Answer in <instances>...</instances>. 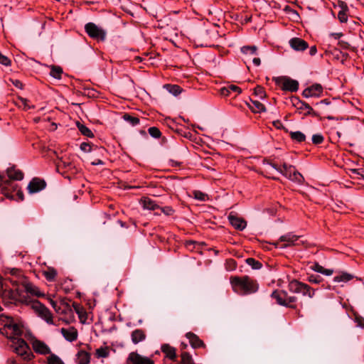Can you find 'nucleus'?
Masks as SVG:
<instances>
[{
	"label": "nucleus",
	"mask_w": 364,
	"mask_h": 364,
	"mask_svg": "<svg viewBox=\"0 0 364 364\" xmlns=\"http://www.w3.org/2000/svg\"><path fill=\"white\" fill-rule=\"evenodd\" d=\"M230 283L234 291H238L240 294H250L255 293L258 290L257 282L247 276L231 277Z\"/></svg>",
	"instance_id": "nucleus-1"
},
{
	"label": "nucleus",
	"mask_w": 364,
	"mask_h": 364,
	"mask_svg": "<svg viewBox=\"0 0 364 364\" xmlns=\"http://www.w3.org/2000/svg\"><path fill=\"white\" fill-rule=\"evenodd\" d=\"M11 347L15 353L25 360H31L34 357L26 341L19 337H11Z\"/></svg>",
	"instance_id": "nucleus-2"
},
{
	"label": "nucleus",
	"mask_w": 364,
	"mask_h": 364,
	"mask_svg": "<svg viewBox=\"0 0 364 364\" xmlns=\"http://www.w3.org/2000/svg\"><path fill=\"white\" fill-rule=\"evenodd\" d=\"M269 166L292 181L302 183L304 181L303 176L291 165L284 163L282 168L273 164H270Z\"/></svg>",
	"instance_id": "nucleus-3"
},
{
	"label": "nucleus",
	"mask_w": 364,
	"mask_h": 364,
	"mask_svg": "<svg viewBox=\"0 0 364 364\" xmlns=\"http://www.w3.org/2000/svg\"><path fill=\"white\" fill-rule=\"evenodd\" d=\"M289 290L295 294H301L304 296L313 298L315 295V289L308 284L301 282L296 279H293L289 283Z\"/></svg>",
	"instance_id": "nucleus-4"
},
{
	"label": "nucleus",
	"mask_w": 364,
	"mask_h": 364,
	"mask_svg": "<svg viewBox=\"0 0 364 364\" xmlns=\"http://www.w3.org/2000/svg\"><path fill=\"white\" fill-rule=\"evenodd\" d=\"M271 297L275 299L279 305L290 308H294V304L297 301L296 296H289L287 292L280 290L274 291L271 294Z\"/></svg>",
	"instance_id": "nucleus-5"
},
{
	"label": "nucleus",
	"mask_w": 364,
	"mask_h": 364,
	"mask_svg": "<svg viewBox=\"0 0 364 364\" xmlns=\"http://www.w3.org/2000/svg\"><path fill=\"white\" fill-rule=\"evenodd\" d=\"M304 244V241L301 240L299 236L289 232L281 236L279 240L274 243V245L277 247L283 249L290 246H297Z\"/></svg>",
	"instance_id": "nucleus-6"
},
{
	"label": "nucleus",
	"mask_w": 364,
	"mask_h": 364,
	"mask_svg": "<svg viewBox=\"0 0 364 364\" xmlns=\"http://www.w3.org/2000/svg\"><path fill=\"white\" fill-rule=\"evenodd\" d=\"M31 307L42 319L45 320L48 324H53V315L50 311L38 300H34L31 303Z\"/></svg>",
	"instance_id": "nucleus-7"
},
{
	"label": "nucleus",
	"mask_w": 364,
	"mask_h": 364,
	"mask_svg": "<svg viewBox=\"0 0 364 364\" xmlns=\"http://www.w3.org/2000/svg\"><path fill=\"white\" fill-rule=\"evenodd\" d=\"M241 52L243 54V60L245 63L252 62V63L256 66H259L260 65L261 60L258 57L257 46H243L241 48Z\"/></svg>",
	"instance_id": "nucleus-8"
},
{
	"label": "nucleus",
	"mask_w": 364,
	"mask_h": 364,
	"mask_svg": "<svg viewBox=\"0 0 364 364\" xmlns=\"http://www.w3.org/2000/svg\"><path fill=\"white\" fill-rule=\"evenodd\" d=\"M277 85L282 87L283 90L289 92H296L299 89V82L296 80L291 79L287 76H281L274 78Z\"/></svg>",
	"instance_id": "nucleus-9"
},
{
	"label": "nucleus",
	"mask_w": 364,
	"mask_h": 364,
	"mask_svg": "<svg viewBox=\"0 0 364 364\" xmlns=\"http://www.w3.org/2000/svg\"><path fill=\"white\" fill-rule=\"evenodd\" d=\"M85 31L92 38L105 40L106 33L94 23H88L85 26Z\"/></svg>",
	"instance_id": "nucleus-10"
},
{
	"label": "nucleus",
	"mask_w": 364,
	"mask_h": 364,
	"mask_svg": "<svg viewBox=\"0 0 364 364\" xmlns=\"http://www.w3.org/2000/svg\"><path fill=\"white\" fill-rule=\"evenodd\" d=\"M46 187V183L44 180L38 178H33L28 184L27 190L29 194L37 193Z\"/></svg>",
	"instance_id": "nucleus-11"
},
{
	"label": "nucleus",
	"mask_w": 364,
	"mask_h": 364,
	"mask_svg": "<svg viewBox=\"0 0 364 364\" xmlns=\"http://www.w3.org/2000/svg\"><path fill=\"white\" fill-rule=\"evenodd\" d=\"M127 362L131 364H154L153 360L149 357L143 356L137 352H132L129 354Z\"/></svg>",
	"instance_id": "nucleus-12"
},
{
	"label": "nucleus",
	"mask_w": 364,
	"mask_h": 364,
	"mask_svg": "<svg viewBox=\"0 0 364 364\" xmlns=\"http://www.w3.org/2000/svg\"><path fill=\"white\" fill-rule=\"evenodd\" d=\"M323 92V87L319 84H314L307 88H306L303 92L302 95L306 98L309 97H318L321 95Z\"/></svg>",
	"instance_id": "nucleus-13"
},
{
	"label": "nucleus",
	"mask_w": 364,
	"mask_h": 364,
	"mask_svg": "<svg viewBox=\"0 0 364 364\" xmlns=\"http://www.w3.org/2000/svg\"><path fill=\"white\" fill-rule=\"evenodd\" d=\"M228 218L230 223L237 230H242L247 226L246 221L244 219L239 218L237 214L233 212H231L229 214Z\"/></svg>",
	"instance_id": "nucleus-14"
},
{
	"label": "nucleus",
	"mask_w": 364,
	"mask_h": 364,
	"mask_svg": "<svg viewBox=\"0 0 364 364\" xmlns=\"http://www.w3.org/2000/svg\"><path fill=\"white\" fill-rule=\"evenodd\" d=\"M290 47L295 51H304L309 47L307 42L300 38H292L289 41Z\"/></svg>",
	"instance_id": "nucleus-15"
},
{
	"label": "nucleus",
	"mask_w": 364,
	"mask_h": 364,
	"mask_svg": "<svg viewBox=\"0 0 364 364\" xmlns=\"http://www.w3.org/2000/svg\"><path fill=\"white\" fill-rule=\"evenodd\" d=\"M293 105L299 110L300 112L305 111L304 115H309L314 114V112L312 107L307 103L301 101L298 98H294L292 100Z\"/></svg>",
	"instance_id": "nucleus-16"
},
{
	"label": "nucleus",
	"mask_w": 364,
	"mask_h": 364,
	"mask_svg": "<svg viewBox=\"0 0 364 364\" xmlns=\"http://www.w3.org/2000/svg\"><path fill=\"white\" fill-rule=\"evenodd\" d=\"M32 347L34 351L41 355H47L50 353V349L44 342L35 339L32 342Z\"/></svg>",
	"instance_id": "nucleus-17"
},
{
	"label": "nucleus",
	"mask_w": 364,
	"mask_h": 364,
	"mask_svg": "<svg viewBox=\"0 0 364 364\" xmlns=\"http://www.w3.org/2000/svg\"><path fill=\"white\" fill-rule=\"evenodd\" d=\"M60 332L63 337L69 342H73L77 338V331L73 326H70L67 328H62Z\"/></svg>",
	"instance_id": "nucleus-18"
},
{
	"label": "nucleus",
	"mask_w": 364,
	"mask_h": 364,
	"mask_svg": "<svg viewBox=\"0 0 364 364\" xmlns=\"http://www.w3.org/2000/svg\"><path fill=\"white\" fill-rule=\"evenodd\" d=\"M144 210L156 211V214L159 215L160 213H164L166 215H171L173 213V210L171 206H143Z\"/></svg>",
	"instance_id": "nucleus-19"
},
{
	"label": "nucleus",
	"mask_w": 364,
	"mask_h": 364,
	"mask_svg": "<svg viewBox=\"0 0 364 364\" xmlns=\"http://www.w3.org/2000/svg\"><path fill=\"white\" fill-rule=\"evenodd\" d=\"M186 336L188 339L191 346L194 348H200L204 345L203 342L193 333L188 332L186 333Z\"/></svg>",
	"instance_id": "nucleus-20"
},
{
	"label": "nucleus",
	"mask_w": 364,
	"mask_h": 364,
	"mask_svg": "<svg viewBox=\"0 0 364 364\" xmlns=\"http://www.w3.org/2000/svg\"><path fill=\"white\" fill-rule=\"evenodd\" d=\"M132 341L134 344H138L139 342H141L146 339V333L144 331L141 329H136L132 331L131 334Z\"/></svg>",
	"instance_id": "nucleus-21"
},
{
	"label": "nucleus",
	"mask_w": 364,
	"mask_h": 364,
	"mask_svg": "<svg viewBox=\"0 0 364 364\" xmlns=\"http://www.w3.org/2000/svg\"><path fill=\"white\" fill-rule=\"evenodd\" d=\"M24 288L26 292L31 294V295L36 296L37 297H40L43 296L44 294L41 293L39 288L31 283L26 282L24 284Z\"/></svg>",
	"instance_id": "nucleus-22"
},
{
	"label": "nucleus",
	"mask_w": 364,
	"mask_h": 364,
	"mask_svg": "<svg viewBox=\"0 0 364 364\" xmlns=\"http://www.w3.org/2000/svg\"><path fill=\"white\" fill-rule=\"evenodd\" d=\"M90 362V354L85 350H80L77 354V364H89Z\"/></svg>",
	"instance_id": "nucleus-23"
},
{
	"label": "nucleus",
	"mask_w": 364,
	"mask_h": 364,
	"mask_svg": "<svg viewBox=\"0 0 364 364\" xmlns=\"http://www.w3.org/2000/svg\"><path fill=\"white\" fill-rule=\"evenodd\" d=\"M7 176L10 179L21 181L23 178V174L20 170L15 168H8L6 171Z\"/></svg>",
	"instance_id": "nucleus-24"
},
{
	"label": "nucleus",
	"mask_w": 364,
	"mask_h": 364,
	"mask_svg": "<svg viewBox=\"0 0 364 364\" xmlns=\"http://www.w3.org/2000/svg\"><path fill=\"white\" fill-rule=\"evenodd\" d=\"M58 272L53 267H48L43 271V275L48 282H53L55 280Z\"/></svg>",
	"instance_id": "nucleus-25"
},
{
	"label": "nucleus",
	"mask_w": 364,
	"mask_h": 364,
	"mask_svg": "<svg viewBox=\"0 0 364 364\" xmlns=\"http://www.w3.org/2000/svg\"><path fill=\"white\" fill-rule=\"evenodd\" d=\"M161 350L166 354V356L171 360H174L176 357L175 348L168 345H164L161 347Z\"/></svg>",
	"instance_id": "nucleus-26"
},
{
	"label": "nucleus",
	"mask_w": 364,
	"mask_h": 364,
	"mask_svg": "<svg viewBox=\"0 0 364 364\" xmlns=\"http://www.w3.org/2000/svg\"><path fill=\"white\" fill-rule=\"evenodd\" d=\"M249 107L254 112H265L266 110L264 105L258 100H251V104L249 105Z\"/></svg>",
	"instance_id": "nucleus-27"
},
{
	"label": "nucleus",
	"mask_w": 364,
	"mask_h": 364,
	"mask_svg": "<svg viewBox=\"0 0 364 364\" xmlns=\"http://www.w3.org/2000/svg\"><path fill=\"white\" fill-rule=\"evenodd\" d=\"M353 278V276L347 272H342L341 274L336 276L333 278L335 282H348Z\"/></svg>",
	"instance_id": "nucleus-28"
},
{
	"label": "nucleus",
	"mask_w": 364,
	"mask_h": 364,
	"mask_svg": "<svg viewBox=\"0 0 364 364\" xmlns=\"http://www.w3.org/2000/svg\"><path fill=\"white\" fill-rule=\"evenodd\" d=\"M49 68H50V75L55 79L60 80L63 73V69L60 66L56 65H50Z\"/></svg>",
	"instance_id": "nucleus-29"
},
{
	"label": "nucleus",
	"mask_w": 364,
	"mask_h": 364,
	"mask_svg": "<svg viewBox=\"0 0 364 364\" xmlns=\"http://www.w3.org/2000/svg\"><path fill=\"white\" fill-rule=\"evenodd\" d=\"M73 306L75 311V312L77 314L79 318L82 322H84V321L86 319V312L84 310L83 307L80 306L79 304L76 303L73 304Z\"/></svg>",
	"instance_id": "nucleus-30"
},
{
	"label": "nucleus",
	"mask_w": 364,
	"mask_h": 364,
	"mask_svg": "<svg viewBox=\"0 0 364 364\" xmlns=\"http://www.w3.org/2000/svg\"><path fill=\"white\" fill-rule=\"evenodd\" d=\"M9 330L11 331V336H9L10 339H11V336H14V337L20 336L23 332L22 329L20 328V326L15 323H14V324L11 326V327L9 328Z\"/></svg>",
	"instance_id": "nucleus-31"
},
{
	"label": "nucleus",
	"mask_w": 364,
	"mask_h": 364,
	"mask_svg": "<svg viewBox=\"0 0 364 364\" xmlns=\"http://www.w3.org/2000/svg\"><path fill=\"white\" fill-rule=\"evenodd\" d=\"M290 136L293 140H294L297 142H302V141H305V139H306V136H305L304 134H303L302 132H301L299 131L290 132Z\"/></svg>",
	"instance_id": "nucleus-32"
},
{
	"label": "nucleus",
	"mask_w": 364,
	"mask_h": 364,
	"mask_svg": "<svg viewBox=\"0 0 364 364\" xmlns=\"http://www.w3.org/2000/svg\"><path fill=\"white\" fill-rule=\"evenodd\" d=\"M77 125L78 129L82 133V134H83L84 136H88V137H93V136H94L93 133L88 127H87L84 124H82L79 122L77 124Z\"/></svg>",
	"instance_id": "nucleus-33"
},
{
	"label": "nucleus",
	"mask_w": 364,
	"mask_h": 364,
	"mask_svg": "<svg viewBox=\"0 0 364 364\" xmlns=\"http://www.w3.org/2000/svg\"><path fill=\"white\" fill-rule=\"evenodd\" d=\"M1 320L4 324V326L5 328H7L8 330L11 327V325L14 324V320L11 317L7 316H1Z\"/></svg>",
	"instance_id": "nucleus-34"
},
{
	"label": "nucleus",
	"mask_w": 364,
	"mask_h": 364,
	"mask_svg": "<svg viewBox=\"0 0 364 364\" xmlns=\"http://www.w3.org/2000/svg\"><path fill=\"white\" fill-rule=\"evenodd\" d=\"M48 364H64L63 360L56 355L50 354L47 358Z\"/></svg>",
	"instance_id": "nucleus-35"
},
{
	"label": "nucleus",
	"mask_w": 364,
	"mask_h": 364,
	"mask_svg": "<svg viewBox=\"0 0 364 364\" xmlns=\"http://www.w3.org/2000/svg\"><path fill=\"white\" fill-rule=\"evenodd\" d=\"M123 119L129 122L132 126H136L139 123V119L135 117H132L128 114H125L123 116Z\"/></svg>",
	"instance_id": "nucleus-36"
},
{
	"label": "nucleus",
	"mask_w": 364,
	"mask_h": 364,
	"mask_svg": "<svg viewBox=\"0 0 364 364\" xmlns=\"http://www.w3.org/2000/svg\"><path fill=\"white\" fill-rule=\"evenodd\" d=\"M246 262L253 269H259L262 267V264L259 261L255 260L254 258H247L246 259Z\"/></svg>",
	"instance_id": "nucleus-37"
},
{
	"label": "nucleus",
	"mask_w": 364,
	"mask_h": 364,
	"mask_svg": "<svg viewBox=\"0 0 364 364\" xmlns=\"http://www.w3.org/2000/svg\"><path fill=\"white\" fill-rule=\"evenodd\" d=\"M193 198L199 201H206L208 200V196L199 191H193Z\"/></svg>",
	"instance_id": "nucleus-38"
},
{
	"label": "nucleus",
	"mask_w": 364,
	"mask_h": 364,
	"mask_svg": "<svg viewBox=\"0 0 364 364\" xmlns=\"http://www.w3.org/2000/svg\"><path fill=\"white\" fill-rule=\"evenodd\" d=\"M95 354L97 358H106L109 355V351L107 348H100L96 350Z\"/></svg>",
	"instance_id": "nucleus-39"
},
{
	"label": "nucleus",
	"mask_w": 364,
	"mask_h": 364,
	"mask_svg": "<svg viewBox=\"0 0 364 364\" xmlns=\"http://www.w3.org/2000/svg\"><path fill=\"white\" fill-rule=\"evenodd\" d=\"M149 134L154 138L158 139L161 136V132L160 130L155 127H150L148 130Z\"/></svg>",
	"instance_id": "nucleus-40"
},
{
	"label": "nucleus",
	"mask_w": 364,
	"mask_h": 364,
	"mask_svg": "<svg viewBox=\"0 0 364 364\" xmlns=\"http://www.w3.org/2000/svg\"><path fill=\"white\" fill-rule=\"evenodd\" d=\"M181 362L183 364H193L191 356L188 353L181 354Z\"/></svg>",
	"instance_id": "nucleus-41"
},
{
	"label": "nucleus",
	"mask_w": 364,
	"mask_h": 364,
	"mask_svg": "<svg viewBox=\"0 0 364 364\" xmlns=\"http://www.w3.org/2000/svg\"><path fill=\"white\" fill-rule=\"evenodd\" d=\"M254 93L256 96H257L260 99H263L265 97V92L263 87L260 86H257L254 90Z\"/></svg>",
	"instance_id": "nucleus-42"
},
{
	"label": "nucleus",
	"mask_w": 364,
	"mask_h": 364,
	"mask_svg": "<svg viewBox=\"0 0 364 364\" xmlns=\"http://www.w3.org/2000/svg\"><path fill=\"white\" fill-rule=\"evenodd\" d=\"M6 273L10 274L12 276H15L16 277H19L21 276V272L18 269L16 268H6Z\"/></svg>",
	"instance_id": "nucleus-43"
},
{
	"label": "nucleus",
	"mask_w": 364,
	"mask_h": 364,
	"mask_svg": "<svg viewBox=\"0 0 364 364\" xmlns=\"http://www.w3.org/2000/svg\"><path fill=\"white\" fill-rule=\"evenodd\" d=\"M308 281L314 284H319L322 281V278L318 275L311 274L308 277Z\"/></svg>",
	"instance_id": "nucleus-44"
},
{
	"label": "nucleus",
	"mask_w": 364,
	"mask_h": 364,
	"mask_svg": "<svg viewBox=\"0 0 364 364\" xmlns=\"http://www.w3.org/2000/svg\"><path fill=\"white\" fill-rule=\"evenodd\" d=\"M338 18L340 22L346 23L348 21V15L345 11H340L338 14Z\"/></svg>",
	"instance_id": "nucleus-45"
},
{
	"label": "nucleus",
	"mask_w": 364,
	"mask_h": 364,
	"mask_svg": "<svg viewBox=\"0 0 364 364\" xmlns=\"http://www.w3.org/2000/svg\"><path fill=\"white\" fill-rule=\"evenodd\" d=\"M323 141V136L321 134H314L312 136V141L314 144H318Z\"/></svg>",
	"instance_id": "nucleus-46"
},
{
	"label": "nucleus",
	"mask_w": 364,
	"mask_h": 364,
	"mask_svg": "<svg viewBox=\"0 0 364 364\" xmlns=\"http://www.w3.org/2000/svg\"><path fill=\"white\" fill-rule=\"evenodd\" d=\"M0 63L8 66L11 64V60L6 56L0 53Z\"/></svg>",
	"instance_id": "nucleus-47"
},
{
	"label": "nucleus",
	"mask_w": 364,
	"mask_h": 364,
	"mask_svg": "<svg viewBox=\"0 0 364 364\" xmlns=\"http://www.w3.org/2000/svg\"><path fill=\"white\" fill-rule=\"evenodd\" d=\"M311 269L314 271L322 274L324 267L320 265L318 263H314L311 267Z\"/></svg>",
	"instance_id": "nucleus-48"
},
{
	"label": "nucleus",
	"mask_w": 364,
	"mask_h": 364,
	"mask_svg": "<svg viewBox=\"0 0 364 364\" xmlns=\"http://www.w3.org/2000/svg\"><path fill=\"white\" fill-rule=\"evenodd\" d=\"M220 93L223 97L229 96L231 94V92H230V90L228 89V85L220 88Z\"/></svg>",
	"instance_id": "nucleus-49"
},
{
	"label": "nucleus",
	"mask_w": 364,
	"mask_h": 364,
	"mask_svg": "<svg viewBox=\"0 0 364 364\" xmlns=\"http://www.w3.org/2000/svg\"><path fill=\"white\" fill-rule=\"evenodd\" d=\"M228 89L230 90V92H236L237 95L241 93L242 92V90L235 85H228Z\"/></svg>",
	"instance_id": "nucleus-50"
},
{
	"label": "nucleus",
	"mask_w": 364,
	"mask_h": 364,
	"mask_svg": "<svg viewBox=\"0 0 364 364\" xmlns=\"http://www.w3.org/2000/svg\"><path fill=\"white\" fill-rule=\"evenodd\" d=\"M80 149L85 152H89L91 150L90 146L87 143H82L80 144Z\"/></svg>",
	"instance_id": "nucleus-51"
},
{
	"label": "nucleus",
	"mask_w": 364,
	"mask_h": 364,
	"mask_svg": "<svg viewBox=\"0 0 364 364\" xmlns=\"http://www.w3.org/2000/svg\"><path fill=\"white\" fill-rule=\"evenodd\" d=\"M9 180L5 178L4 173H0V187L9 184Z\"/></svg>",
	"instance_id": "nucleus-52"
},
{
	"label": "nucleus",
	"mask_w": 364,
	"mask_h": 364,
	"mask_svg": "<svg viewBox=\"0 0 364 364\" xmlns=\"http://www.w3.org/2000/svg\"><path fill=\"white\" fill-rule=\"evenodd\" d=\"M58 168L63 166L64 168H69L71 166L70 162H65L63 160H60L58 164Z\"/></svg>",
	"instance_id": "nucleus-53"
},
{
	"label": "nucleus",
	"mask_w": 364,
	"mask_h": 364,
	"mask_svg": "<svg viewBox=\"0 0 364 364\" xmlns=\"http://www.w3.org/2000/svg\"><path fill=\"white\" fill-rule=\"evenodd\" d=\"M143 205H156V202L151 201L149 198H144L143 200Z\"/></svg>",
	"instance_id": "nucleus-54"
},
{
	"label": "nucleus",
	"mask_w": 364,
	"mask_h": 364,
	"mask_svg": "<svg viewBox=\"0 0 364 364\" xmlns=\"http://www.w3.org/2000/svg\"><path fill=\"white\" fill-rule=\"evenodd\" d=\"M21 102H22V105H23L24 109H28L31 108V107L28 105V100L26 99L21 98Z\"/></svg>",
	"instance_id": "nucleus-55"
},
{
	"label": "nucleus",
	"mask_w": 364,
	"mask_h": 364,
	"mask_svg": "<svg viewBox=\"0 0 364 364\" xmlns=\"http://www.w3.org/2000/svg\"><path fill=\"white\" fill-rule=\"evenodd\" d=\"M333 273V270L331 269H323V271L322 272L323 274L326 276H331Z\"/></svg>",
	"instance_id": "nucleus-56"
},
{
	"label": "nucleus",
	"mask_w": 364,
	"mask_h": 364,
	"mask_svg": "<svg viewBox=\"0 0 364 364\" xmlns=\"http://www.w3.org/2000/svg\"><path fill=\"white\" fill-rule=\"evenodd\" d=\"M171 92L173 93V95H176L178 94H179L181 92V90H180V87L177 85H174L173 87V90L171 91Z\"/></svg>",
	"instance_id": "nucleus-57"
},
{
	"label": "nucleus",
	"mask_w": 364,
	"mask_h": 364,
	"mask_svg": "<svg viewBox=\"0 0 364 364\" xmlns=\"http://www.w3.org/2000/svg\"><path fill=\"white\" fill-rule=\"evenodd\" d=\"M334 39H339L341 36H343L342 33H332L330 34Z\"/></svg>",
	"instance_id": "nucleus-58"
},
{
	"label": "nucleus",
	"mask_w": 364,
	"mask_h": 364,
	"mask_svg": "<svg viewBox=\"0 0 364 364\" xmlns=\"http://www.w3.org/2000/svg\"><path fill=\"white\" fill-rule=\"evenodd\" d=\"M317 52L316 47L315 46H311L309 49V54L310 55L313 56Z\"/></svg>",
	"instance_id": "nucleus-59"
},
{
	"label": "nucleus",
	"mask_w": 364,
	"mask_h": 364,
	"mask_svg": "<svg viewBox=\"0 0 364 364\" xmlns=\"http://www.w3.org/2000/svg\"><path fill=\"white\" fill-rule=\"evenodd\" d=\"M266 212L269 213L271 215H274L276 213L277 210L274 208H269L266 209Z\"/></svg>",
	"instance_id": "nucleus-60"
},
{
	"label": "nucleus",
	"mask_w": 364,
	"mask_h": 364,
	"mask_svg": "<svg viewBox=\"0 0 364 364\" xmlns=\"http://www.w3.org/2000/svg\"><path fill=\"white\" fill-rule=\"evenodd\" d=\"M13 84L15 87L22 89L23 85H22L21 82H20L19 80H16L13 81Z\"/></svg>",
	"instance_id": "nucleus-61"
},
{
	"label": "nucleus",
	"mask_w": 364,
	"mask_h": 364,
	"mask_svg": "<svg viewBox=\"0 0 364 364\" xmlns=\"http://www.w3.org/2000/svg\"><path fill=\"white\" fill-rule=\"evenodd\" d=\"M103 164H104V162L100 159H97L95 161L92 162V165H93V166L103 165Z\"/></svg>",
	"instance_id": "nucleus-62"
},
{
	"label": "nucleus",
	"mask_w": 364,
	"mask_h": 364,
	"mask_svg": "<svg viewBox=\"0 0 364 364\" xmlns=\"http://www.w3.org/2000/svg\"><path fill=\"white\" fill-rule=\"evenodd\" d=\"M16 196L20 200H23V193L21 191H18L16 193Z\"/></svg>",
	"instance_id": "nucleus-63"
},
{
	"label": "nucleus",
	"mask_w": 364,
	"mask_h": 364,
	"mask_svg": "<svg viewBox=\"0 0 364 364\" xmlns=\"http://www.w3.org/2000/svg\"><path fill=\"white\" fill-rule=\"evenodd\" d=\"M4 291V284L2 282V278L0 277V294H3Z\"/></svg>",
	"instance_id": "nucleus-64"
}]
</instances>
